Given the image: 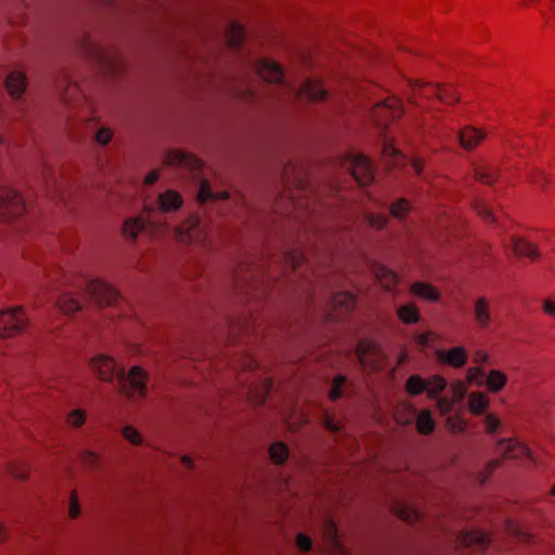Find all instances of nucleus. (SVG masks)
Wrapping results in <instances>:
<instances>
[{
    "label": "nucleus",
    "mask_w": 555,
    "mask_h": 555,
    "mask_svg": "<svg viewBox=\"0 0 555 555\" xmlns=\"http://www.w3.org/2000/svg\"><path fill=\"white\" fill-rule=\"evenodd\" d=\"M459 546L472 547L477 546L479 550L485 551L491 543V538L488 533L474 529L463 531L456 537Z\"/></svg>",
    "instance_id": "16"
},
{
    "label": "nucleus",
    "mask_w": 555,
    "mask_h": 555,
    "mask_svg": "<svg viewBox=\"0 0 555 555\" xmlns=\"http://www.w3.org/2000/svg\"><path fill=\"white\" fill-rule=\"evenodd\" d=\"M270 461L278 466L283 465L288 456H289V450L285 442L283 441H275L273 442L268 450Z\"/></svg>",
    "instance_id": "35"
},
{
    "label": "nucleus",
    "mask_w": 555,
    "mask_h": 555,
    "mask_svg": "<svg viewBox=\"0 0 555 555\" xmlns=\"http://www.w3.org/2000/svg\"><path fill=\"white\" fill-rule=\"evenodd\" d=\"M27 324V314L21 306L0 311V337L2 338H11L21 334Z\"/></svg>",
    "instance_id": "5"
},
{
    "label": "nucleus",
    "mask_w": 555,
    "mask_h": 555,
    "mask_svg": "<svg viewBox=\"0 0 555 555\" xmlns=\"http://www.w3.org/2000/svg\"><path fill=\"white\" fill-rule=\"evenodd\" d=\"M399 320L406 325L415 324L420 321V310L415 304L410 302L402 305L397 310Z\"/></svg>",
    "instance_id": "36"
},
{
    "label": "nucleus",
    "mask_w": 555,
    "mask_h": 555,
    "mask_svg": "<svg viewBox=\"0 0 555 555\" xmlns=\"http://www.w3.org/2000/svg\"><path fill=\"white\" fill-rule=\"evenodd\" d=\"M296 545L299 551L307 553L312 548V540L308 534L300 532L296 535Z\"/></svg>",
    "instance_id": "56"
},
{
    "label": "nucleus",
    "mask_w": 555,
    "mask_h": 555,
    "mask_svg": "<svg viewBox=\"0 0 555 555\" xmlns=\"http://www.w3.org/2000/svg\"><path fill=\"white\" fill-rule=\"evenodd\" d=\"M500 175V169L495 165L485 164L475 168V180L486 185L494 184Z\"/></svg>",
    "instance_id": "28"
},
{
    "label": "nucleus",
    "mask_w": 555,
    "mask_h": 555,
    "mask_svg": "<svg viewBox=\"0 0 555 555\" xmlns=\"http://www.w3.org/2000/svg\"><path fill=\"white\" fill-rule=\"evenodd\" d=\"M56 305L64 314H72L81 309V304L70 294H63L59 297Z\"/></svg>",
    "instance_id": "39"
},
{
    "label": "nucleus",
    "mask_w": 555,
    "mask_h": 555,
    "mask_svg": "<svg viewBox=\"0 0 555 555\" xmlns=\"http://www.w3.org/2000/svg\"><path fill=\"white\" fill-rule=\"evenodd\" d=\"M447 427L452 434L464 433L467 428V422L461 416H450L447 420Z\"/></svg>",
    "instance_id": "50"
},
{
    "label": "nucleus",
    "mask_w": 555,
    "mask_h": 555,
    "mask_svg": "<svg viewBox=\"0 0 555 555\" xmlns=\"http://www.w3.org/2000/svg\"><path fill=\"white\" fill-rule=\"evenodd\" d=\"M323 541L326 544L327 555H347L338 538L337 526L332 520L328 521L323 532Z\"/></svg>",
    "instance_id": "20"
},
{
    "label": "nucleus",
    "mask_w": 555,
    "mask_h": 555,
    "mask_svg": "<svg viewBox=\"0 0 555 555\" xmlns=\"http://www.w3.org/2000/svg\"><path fill=\"white\" fill-rule=\"evenodd\" d=\"M323 426L331 433H338L340 430V426L334 421L333 416L328 413H325L323 420Z\"/></svg>",
    "instance_id": "60"
},
{
    "label": "nucleus",
    "mask_w": 555,
    "mask_h": 555,
    "mask_svg": "<svg viewBox=\"0 0 555 555\" xmlns=\"http://www.w3.org/2000/svg\"><path fill=\"white\" fill-rule=\"evenodd\" d=\"M86 417V412L83 410L76 409L68 413L66 421L70 426L79 428L85 424Z\"/></svg>",
    "instance_id": "52"
},
{
    "label": "nucleus",
    "mask_w": 555,
    "mask_h": 555,
    "mask_svg": "<svg viewBox=\"0 0 555 555\" xmlns=\"http://www.w3.org/2000/svg\"><path fill=\"white\" fill-rule=\"evenodd\" d=\"M485 375V370L481 366H472L467 370L466 380L469 384L482 385L479 377Z\"/></svg>",
    "instance_id": "54"
},
{
    "label": "nucleus",
    "mask_w": 555,
    "mask_h": 555,
    "mask_svg": "<svg viewBox=\"0 0 555 555\" xmlns=\"http://www.w3.org/2000/svg\"><path fill=\"white\" fill-rule=\"evenodd\" d=\"M428 383L427 389L425 390L427 397L429 399H436L438 396L446 389L447 380L444 377L440 375H434L429 379H426Z\"/></svg>",
    "instance_id": "42"
},
{
    "label": "nucleus",
    "mask_w": 555,
    "mask_h": 555,
    "mask_svg": "<svg viewBox=\"0 0 555 555\" xmlns=\"http://www.w3.org/2000/svg\"><path fill=\"white\" fill-rule=\"evenodd\" d=\"M4 87L12 98L18 99L26 90L25 74L17 70L10 73L4 80Z\"/></svg>",
    "instance_id": "25"
},
{
    "label": "nucleus",
    "mask_w": 555,
    "mask_h": 555,
    "mask_svg": "<svg viewBox=\"0 0 555 555\" xmlns=\"http://www.w3.org/2000/svg\"><path fill=\"white\" fill-rule=\"evenodd\" d=\"M530 182L540 186L543 191H547L553 186V179L540 169H533L530 172Z\"/></svg>",
    "instance_id": "46"
},
{
    "label": "nucleus",
    "mask_w": 555,
    "mask_h": 555,
    "mask_svg": "<svg viewBox=\"0 0 555 555\" xmlns=\"http://www.w3.org/2000/svg\"><path fill=\"white\" fill-rule=\"evenodd\" d=\"M8 470L15 479L24 480L28 477L27 465L22 462H10Z\"/></svg>",
    "instance_id": "49"
},
{
    "label": "nucleus",
    "mask_w": 555,
    "mask_h": 555,
    "mask_svg": "<svg viewBox=\"0 0 555 555\" xmlns=\"http://www.w3.org/2000/svg\"><path fill=\"white\" fill-rule=\"evenodd\" d=\"M121 434L124 436V438L126 440H128L129 442H131L132 444L134 446H140L142 444L143 442V439H142V436L141 434L139 433V430L132 426V425H126L122 430H121Z\"/></svg>",
    "instance_id": "51"
},
{
    "label": "nucleus",
    "mask_w": 555,
    "mask_h": 555,
    "mask_svg": "<svg viewBox=\"0 0 555 555\" xmlns=\"http://www.w3.org/2000/svg\"><path fill=\"white\" fill-rule=\"evenodd\" d=\"M435 421L429 410H422L416 417V430L421 435H430L435 430Z\"/></svg>",
    "instance_id": "37"
},
{
    "label": "nucleus",
    "mask_w": 555,
    "mask_h": 555,
    "mask_svg": "<svg viewBox=\"0 0 555 555\" xmlns=\"http://www.w3.org/2000/svg\"><path fill=\"white\" fill-rule=\"evenodd\" d=\"M357 301V295L349 291L335 293L330 301L326 321L338 322L347 320L352 314Z\"/></svg>",
    "instance_id": "7"
},
{
    "label": "nucleus",
    "mask_w": 555,
    "mask_h": 555,
    "mask_svg": "<svg viewBox=\"0 0 555 555\" xmlns=\"http://www.w3.org/2000/svg\"><path fill=\"white\" fill-rule=\"evenodd\" d=\"M404 115L402 101L390 95L383 101L373 105L371 111L372 120L380 127L387 128L393 121L400 119Z\"/></svg>",
    "instance_id": "4"
},
{
    "label": "nucleus",
    "mask_w": 555,
    "mask_h": 555,
    "mask_svg": "<svg viewBox=\"0 0 555 555\" xmlns=\"http://www.w3.org/2000/svg\"><path fill=\"white\" fill-rule=\"evenodd\" d=\"M486 135L482 129L466 126L459 131V142L464 150L473 151L486 139Z\"/></svg>",
    "instance_id": "19"
},
{
    "label": "nucleus",
    "mask_w": 555,
    "mask_h": 555,
    "mask_svg": "<svg viewBox=\"0 0 555 555\" xmlns=\"http://www.w3.org/2000/svg\"><path fill=\"white\" fill-rule=\"evenodd\" d=\"M304 260V253L298 248L285 251L283 255V266L285 268H289L292 272L296 271V269L301 266Z\"/></svg>",
    "instance_id": "43"
},
{
    "label": "nucleus",
    "mask_w": 555,
    "mask_h": 555,
    "mask_svg": "<svg viewBox=\"0 0 555 555\" xmlns=\"http://www.w3.org/2000/svg\"><path fill=\"white\" fill-rule=\"evenodd\" d=\"M451 391L454 398L461 400L466 393V386L462 380H455L451 384Z\"/></svg>",
    "instance_id": "59"
},
{
    "label": "nucleus",
    "mask_w": 555,
    "mask_h": 555,
    "mask_svg": "<svg viewBox=\"0 0 555 555\" xmlns=\"http://www.w3.org/2000/svg\"><path fill=\"white\" fill-rule=\"evenodd\" d=\"M382 152H383V155L387 156V157H395L397 155H401L400 151L398 149H396V146L390 142H387L383 145Z\"/></svg>",
    "instance_id": "62"
},
{
    "label": "nucleus",
    "mask_w": 555,
    "mask_h": 555,
    "mask_svg": "<svg viewBox=\"0 0 555 555\" xmlns=\"http://www.w3.org/2000/svg\"><path fill=\"white\" fill-rule=\"evenodd\" d=\"M25 212V202L20 192L0 186V222H8Z\"/></svg>",
    "instance_id": "6"
},
{
    "label": "nucleus",
    "mask_w": 555,
    "mask_h": 555,
    "mask_svg": "<svg viewBox=\"0 0 555 555\" xmlns=\"http://www.w3.org/2000/svg\"><path fill=\"white\" fill-rule=\"evenodd\" d=\"M116 378L126 397L130 398L135 393L142 398L146 396L149 375L142 366H132L127 375L125 374V371L120 369L116 372Z\"/></svg>",
    "instance_id": "3"
},
{
    "label": "nucleus",
    "mask_w": 555,
    "mask_h": 555,
    "mask_svg": "<svg viewBox=\"0 0 555 555\" xmlns=\"http://www.w3.org/2000/svg\"><path fill=\"white\" fill-rule=\"evenodd\" d=\"M391 512L408 524H415L421 518V513L415 507L398 502L391 507Z\"/></svg>",
    "instance_id": "31"
},
{
    "label": "nucleus",
    "mask_w": 555,
    "mask_h": 555,
    "mask_svg": "<svg viewBox=\"0 0 555 555\" xmlns=\"http://www.w3.org/2000/svg\"><path fill=\"white\" fill-rule=\"evenodd\" d=\"M437 360L449 366L460 369L463 367L468 359L467 350L462 346L452 347L450 349H439L436 351Z\"/></svg>",
    "instance_id": "14"
},
{
    "label": "nucleus",
    "mask_w": 555,
    "mask_h": 555,
    "mask_svg": "<svg viewBox=\"0 0 555 555\" xmlns=\"http://www.w3.org/2000/svg\"><path fill=\"white\" fill-rule=\"evenodd\" d=\"M81 461L87 465L96 466L99 462V456L96 453L92 451H85L81 454Z\"/></svg>",
    "instance_id": "61"
},
{
    "label": "nucleus",
    "mask_w": 555,
    "mask_h": 555,
    "mask_svg": "<svg viewBox=\"0 0 555 555\" xmlns=\"http://www.w3.org/2000/svg\"><path fill=\"white\" fill-rule=\"evenodd\" d=\"M474 315L476 323L485 328L490 323L489 301L485 297H479L475 302Z\"/></svg>",
    "instance_id": "34"
},
{
    "label": "nucleus",
    "mask_w": 555,
    "mask_h": 555,
    "mask_svg": "<svg viewBox=\"0 0 555 555\" xmlns=\"http://www.w3.org/2000/svg\"><path fill=\"white\" fill-rule=\"evenodd\" d=\"M411 166L414 169L416 176L420 177V176H422V173L424 171L425 162L422 158H420V157H415V158L412 159Z\"/></svg>",
    "instance_id": "64"
},
{
    "label": "nucleus",
    "mask_w": 555,
    "mask_h": 555,
    "mask_svg": "<svg viewBox=\"0 0 555 555\" xmlns=\"http://www.w3.org/2000/svg\"><path fill=\"white\" fill-rule=\"evenodd\" d=\"M428 383L418 374L411 375L405 383V391L412 396L416 397L425 392L427 389Z\"/></svg>",
    "instance_id": "38"
},
{
    "label": "nucleus",
    "mask_w": 555,
    "mask_h": 555,
    "mask_svg": "<svg viewBox=\"0 0 555 555\" xmlns=\"http://www.w3.org/2000/svg\"><path fill=\"white\" fill-rule=\"evenodd\" d=\"M245 37L246 31L244 26L236 22H232L225 31L227 44L231 49H241L244 44Z\"/></svg>",
    "instance_id": "29"
},
{
    "label": "nucleus",
    "mask_w": 555,
    "mask_h": 555,
    "mask_svg": "<svg viewBox=\"0 0 555 555\" xmlns=\"http://www.w3.org/2000/svg\"><path fill=\"white\" fill-rule=\"evenodd\" d=\"M461 99V95L457 89L452 85H439V94L438 101L447 104L453 105L457 103Z\"/></svg>",
    "instance_id": "40"
},
{
    "label": "nucleus",
    "mask_w": 555,
    "mask_h": 555,
    "mask_svg": "<svg viewBox=\"0 0 555 555\" xmlns=\"http://www.w3.org/2000/svg\"><path fill=\"white\" fill-rule=\"evenodd\" d=\"M299 94L305 95L310 102H322L327 99L328 92L323 88L321 80L307 79L301 83Z\"/></svg>",
    "instance_id": "21"
},
{
    "label": "nucleus",
    "mask_w": 555,
    "mask_h": 555,
    "mask_svg": "<svg viewBox=\"0 0 555 555\" xmlns=\"http://www.w3.org/2000/svg\"><path fill=\"white\" fill-rule=\"evenodd\" d=\"M507 384V375L500 370H490L486 379V387L492 393L500 392Z\"/></svg>",
    "instance_id": "33"
},
{
    "label": "nucleus",
    "mask_w": 555,
    "mask_h": 555,
    "mask_svg": "<svg viewBox=\"0 0 555 555\" xmlns=\"http://www.w3.org/2000/svg\"><path fill=\"white\" fill-rule=\"evenodd\" d=\"M81 46L85 53L96 63L103 75L118 76L125 70V63L116 49L103 48L89 38H83Z\"/></svg>",
    "instance_id": "1"
},
{
    "label": "nucleus",
    "mask_w": 555,
    "mask_h": 555,
    "mask_svg": "<svg viewBox=\"0 0 555 555\" xmlns=\"http://www.w3.org/2000/svg\"><path fill=\"white\" fill-rule=\"evenodd\" d=\"M412 207L410 202L406 198H398L393 202L389 207L390 215L399 220H404L410 214Z\"/></svg>",
    "instance_id": "44"
},
{
    "label": "nucleus",
    "mask_w": 555,
    "mask_h": 555,
    "mask_svg": "<svg viewBox=\"0 0 555 555\" xmlns=\"http://www.w3.org/2000/svg\"><path fill=\"white\" fill-rule=\"evenodd\" d=\"M500 426H501V421L496 415H494L492 413L486 415V417H485L486 434H488V435L494 434L499 429Z\"/></svg>",
    "instance_id": "55"
},
{
    "label": "nucleus",
    "mask_w": 555,
    "mask_h": 555,
    "mask_svg": "<svg viewBox=\"0 0 555 555\" xmlns=\"http://www.w3.org/2000/svg\"><path fill=\"white\" fill-rule=\"evenodd\" d=\"M499 446L506 444L503 457L508 460H518L524 457H531V451L529 447L516 439H501L498 441Z\"/></svg>",
    "instance_id": "22"
},
{
    "label": "nucleus",
    "mask_w": 555,
    "mask_h": 555,
    "mask_svg": "<svg viewBox=\"0 0 555 555\" xmlns=\"http://www.w3.org/2000/svg\"><path fill=\"white\" fill-rule=\"evenodd\" d=\"M365 220L371 228L376 229V230L385 229L389 221L387 215L374 214V212L367 214L365 216Z\"/></svg>",
    "instance_id": "48"
},
{
    "label": "nucleus",
    "mask_w": 555,
    "mask_h": 555,
    "mask_svg": "<svg viewBox=\"0 0 555 555\" xmlns=\"http://www.w3.org/2000/svg\"><path fill=\"white\" fill-rule=\"evenodd\" d=\"M256 72L263 80L272 83H280L283 81L284 72L280 64L270 60H261L256 64Z\"/></svg>",
    "instance_id": "17"
},
{
    "label": "nucleus",
    "mask_w": 555,
    "mask_h": 555,
    "mask_svg": "<svg viewBox=\"0 0 555 555\" xmlns=\"http://www.w3.org/2000/svg\"><path fill=\"white\" fill-rule=\"evenodd\" d=\"M468 411L475 416H481L489 408V398L486 393L474 391L468 397Z\"/></svg>",
    "instance_id": "30"
},
{
    "label": "nucleus",
    "mask_w": 555,
    "mask_h": 555,
    "mask_svg": "<svg viewBox=\"0 0 555 555\" xmlns=\"http://www.w3.org/2000/svg\"><path fill=\"white\" fill-rule=\"evenodd\" d=\"M347 378L343 374H338L333 378L331 389L328 391V399L333 402L337 401L343 396V386Z\"/></svg>",
    "instance_id": "47"
},
{
    "label": "nucleus",
    "mask_w": 555,
    "mask_h": 555,
    "mask_svg": "<svg viewBox=\"0 0 555 555\" xmlns=\"http://www.w3.org/2000/svg\"><path fill=\"white\" fill-rule=\"evenodd\" d=\"M282 180L287 188L296 190H304L306 188V179L301 169L297 168L293 163H288L284 166Z\"/></svg>",
    "instance_id": "23"
},
{
    "label": "nucleus",
    "mask_w": 555,
    "mask_h": 555,
    "mask_svg": "<svg viewBox=\"0 0 555 555\" xmlns=\"http://www.w3.org/2000/svg\"><path fill=\"white\" fill-rule=\"evenodd\" d=\"M374 275L385 291L391 292L397 288L399 283V276L393 270L389 269L387 266H376L374 268Z\"/></svg>",
    "instance_id": "24"
},
{
    "label": "nucleus",
    "mask_w": 555,
    "mask_h": 555,
    "mask_svg": "<svg viewBox=\"0 0 555 555\" xmlns=\"http://www.w3.org/2000/svg\"><path fill=\"white\" fill-rule=\"evenodd\" d=\"M511 246L514 255L518 258H527L535 262L541 258V251L537 244L525 237L514 235L511 238Z\"/></svg>",
    "instance_id": "13"
},
{
    "label": "nucleus",
    "mask_w": 555,
    "mask_h": 555,
    "mask_svg": "<svg viewBox=\"0 0 555 555\" xmlns=\"http://www.w3.org/2000/svg\"><path fill=\"white\" fill-rule=\"evenodd\" d=\"M182 204V196L177 191L167 190L158 195V206L162 211H176Z\"/></svg>",
    "instance_id": "27"
},
{
    "label": "nucleus",
    "mask_w": 555,
    "mask_h": 555,
    "mask_svg": "<svg viewBox=\"0 0 555 555\" xmlns=\"http://www.w3.org/2000/svg\"><path fill=\"white\" fill-rule=\"evenodd\" d=\"M411 92L408 96V102L416 106H422L421 99L438 100L439 85L431 82H423L421 80H409Z\"/></svg>",
    "instance_id": "12"
},
{
    "label": "nucleus",
    "mask_w": 555,
    "mask_h": 555,
    "mask_svg": "<svg viewBox=\"0 0 555 555\" xmlns=\"http://www.w3.org/2000/svg\"><path fill=\"white\" fill-rule=\"evenodd\" d=\"M354 352L363 369H369L375 372L383 370L386 361V354L377 341L369 338H362L357 343Z\"/></svg>",
    "instance_id": "2"
},
{
    "label": "nucleus",
    "mask_w": 555,
    "mask_h": 555,
    "mask_svg": "<svg viewBox=\"0 0 555 555\" xmlns=\"http://www.w3.org/2000/svg\"><path fill=\"white\" fill-rule=\"evenodd\" d=\"M473 361L478 364H485L489 361V353L486 350H477L474 353Z\"/></svg>",
    "instance_id": "63"
},
{
    "label": "nucleus",
    "mask_w": 555,
    "mask_h": 555,
    "mask_svg": "<svg viewBox=\"0 0 555 555\" xmlns=\"http://www.w3.org/2000/svg\"><path fill=\"white\" fill-rule=\"evenodd\" d=\"M214 192L211 191V188L209 185V182L207 180H203L199 184V190L197 193V202L199 204H204L208 202L209 199H212Z\"/></svg>",
    "instance_id": "53"
},
{
    "label": "nucleus",
    "mask_w": 555,
    "mask_h": 555,
    "mask_svg": "<svg viewBox=\"0 0 555 555\" xmlns=\"http://www.w3.org/2000/svg\"><path fill=\"white\" fill-rule=\"evenodd\" d=\"M87 291L99 306H112L119 298V292L100 279L89 281Z\"/></svg>",
    "instance_id": "10"
},
{
    "label": "nucleus",
    "mask_w": 555,
    "mask_h": 555,
    "mask_svg": "<svg viewBox=\"0 0 555 555\" xmlns=\"http://www.w3.org/2000/svg\"><path fill=\"white\" fill-rule=\"evenodd\" d=\"M145 230V221L142 216L131 217L124 221L121 233L124 237L135 240L140 232Z\"/></svg>",
    "instance_id": "32"
},
{
    "label": "nucleus",
    "mask_w": 555,
    "mask_h": 555,
    "mask_svg": "<svg viewBox=\"0 0 555 555\" xmlns=\"http://www.w3.org/2000/svg\"><path fill=\"white\" fill-rule=\"evenodd\" d=\"M473 208L485 222L494 223L496 221L492 209L485 201L474 199Z\"/></svg>",
    "instance_id": "45"
},
{
    "label": "nucleus",
    "mask_w": 555,
    "mask_h": 555,
    "mask_svg": "<svg viewBox=\"0 0 555 555\" xmlns=\"http://www.w3.org/2000/svg\"><path fill=\"white\" fill-rule=\"evenodd\" d=\"M505 529L511 534L520 540L521 542L529 544L533 542V535L521 530L520 524L515 519H506Z\"/></svg>",
    "instance_id": "41"
},
{
    "label": "nucleus",
    "mask_w": 555,
    "mask_h": 555,
    "mask_svg": "<svg viewBox=\"0 0 555 555\" xmlns=\"http://www.w3.org/2000/svg\"><path fill=\"white\" fill-rule=\"evenodd\" d=\"M113 138V132L107 127H102L95 132V141L101 145H106Z\"/></svg>",
    "instance_id": "57"
},
{
    "label": "nucleus",
    "mask_w": 555,
    "mask_h": 555,
    "mask_svg": "<svg viewBox=\"0 0 555 555\" xmlns=\"http://www.w3.org/2000/svg\"><path fill=\"white\" fill-rule=\"evenodd\" d=\"M410 292L413 295L430 302H436L441 297L440 291L436 286L427 282L417 281L412 283L410 286Z\"/></svg>",
    "instance_id": "26"
},
{
    "label": "nucleus",
    "mask_w": 555,
    "mask_h": 555,
    "mask_svg": "<svg viewBox=\"0 0 555 555\" xmlns=\"http://www.w3.org/2000/svg\"><path fill=\"white\" fill-rule=\"evenodd\" d=\"M165 165L181 167L194 172H199L204 168V163L195 154L185 153L180 150L168 151L164 158Z\"/></svg>",
    "instance_id": "11"
},
{
    "label": "nucleus",
    "mask_w": 555,
    "mask_h": 555,
    "mask_svg": "<svg viewBox=\"0 0 555 555\" xmlns=\"http://www.w3.org/2000/svg\"><path fill=\"white\" fill-rule=\"evenodd\" d=\"M79 514H80V506H79L78 498H77L76 491L73 490L70 492V496H69L68 515L70 518H77L79 516Z\"/></svg>",
    "instance_id": "58"
},
{
    "label": "nucleus",
    "mask_w": 555,
    "mask_h": 555,
    "mask_svg": "<svg viewBox=\"0 0 555 555\" xmlns=\"http://www.w3.org/2000/svg\"><path fill=\"white\" fill-rule=\"evenodd\" d=\"M91 369L102 382H112L116 376V363L112 357L100 354L91 359Z\"/></svg>",
    "instance_id": "15"
},
{
    "label": "nucleus",
    "mask_w": 555,
    "mask_h": 555,
    "mask_svg": "<svg viewBox=\"0 0 555 555\" xmlns=\"http://www.w3.org/2000/svg\"><path fill=\"white\" fill-rule=\"evenodd\" d=\"M207 236V232L201 228V220L197 215H191L175 228V238L179 243L203 244Z\"/></svg>",
    "instance_id": "8"
},
{
    "label": "nucleus",
    "mask_w": 555,
    "mask_h": 555,
    "mask_svg": "<svg viewBox=\"0 0 555 555\" xmlns=\"http://www.w3.org/2000/svg\"><path fill=\"white\" fill-rule=\"evenodd\" d=\"M272 386L273 380L271 377H266L251 383L247 392L248 401L254 405H261L270 393Z\"/></svg>",
    "instance_id": "18"
},
{
    "label": "nucleus",
    "mask_w": 555,
    "mask_h": 555,
    "mask_svg": "<svg viewBox=\"0 0 555 555\" xmlns=\"http://www.w3.org/2000/svg\"><path fill=\"white\" fill-rule=\"evenodd\" d=\"M344 160H348L351 164V176L361 185L367 186L374 181V168L372 160L364 154L353 155L347 153L344 156Z\"/></svg>",
    "instance_id": "9"
}]
</instances>
